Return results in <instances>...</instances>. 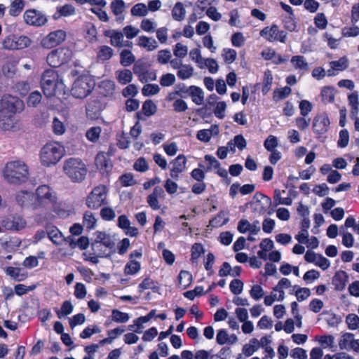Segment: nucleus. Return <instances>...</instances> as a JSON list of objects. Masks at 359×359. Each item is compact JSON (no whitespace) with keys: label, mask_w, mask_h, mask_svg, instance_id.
I'll use <instances>...</instances> for the list:
<instances>
[{"label":"nucleus","mask_w":359,"mask_h":359,"mask_svg":"<svg viewBox=\"0 0 359 359\" xmlns=\"http://www.w3.org/2000/svg\"><path fill=\"white\" fill-rule=\"evenodd\" d=\"M176 81L175 76L171 73L163 74L159 79L160 85L163 87L172 86Z\"/></svg>","instance_id":"55"},{"label":"nucleus","mask_w":359,"mask_h":359,"mask_svg":"<svg viewBox=\"0 0 359 359\" xmlns=\"http://www.w3.org/2000/svg\"><path fill=\"white\" fill-rule=\"evenodd\" d=\"M97 219L94 214L90 211H86L83 214V224L86 229L91 230L94 229L96 226Z\"/></svg>","instance_id":"39"},{"label":"nucleus","mask_w":359,"mask_h":359,"mask_svg":"<svg viewBox=\"0 0 359 359\" xmlns=\"http://www.w3.org/2000/svg\"><path fill=\"white\" fill-rule=\"evenodd\" d=\"M229 222V218L225 217L224 212L221 211L218 215L210 221V226L212 227H219L226 224Z\"/></svg>","instance_id":"50"},{"label":"nucleus","mask_w":359,"mask_h":359,"mask_svg":"<svg viewBox=\"0 0 359 359\" xmlns=\"http://www.w3.org/2000/svg\"><path fill=\"white\" fill-rule=\"evenodd\" d=\"M43 92L46 97H52L63 88V82L59 79L56 71L46 69L42 75L41 81Z\"/></svg>","instance_id":"4"},{"label":"nucleus","mask_w":359,"mask_h":359,"mask_svg":"<svg viewBox=\"0 0 359 359\" xmlns=\"http://www.w3.org/2000/svg\"><path fill=\"white\" fill-rule=\"evenodd\" d=\"M95 165L102 172H108L112 168V164L107 154L100 151L95 159Z\"/></svg>","instance_id":"20"},{"label":"nucleus","mask_w":359,"mask_h":359,"mask_svg":"<svg viewBox=\"0 0 359 359\" xmlns=\"http://www.w3.org/2000/svg\"><path fill=\"white\" fill-rule=\"evenodd\" d=\"M194 74V68L189 65H183L177 71V75L179 79L186 80L191 78Z\"/></svg>","instance_id":"43"},{"label":"nucleus","mask_w":359,"mask_h":359,"mask_svg":"<svg viewBox=\"0 0 359 359\" xmlns=\"http://www.w3.org/2000/svg\"><path fill=\"white\" fill-rule=\"evenodd\" d=\"M47 236L52 243L56 245H60L65 241L61 231L55 226H47Z\"/></svg>","instance_id":"23"},{"label":"nucleus","mask_w":359,"mask_h":359,"mask_svg":"<svg viewBox=\"0 0 359 359\" xmlns=\"http://www.w3.org/2000/svg\"><path fill=\"white\" fill-rule=\"evenodd\" d=\"M290 62L296 70L302 73L309 70V63L302 55H295L292 57Z\"/></svg>","instance_id":"28"},{"label":"nucleus","mask_w":359,"mask_h":359,"mask_svg":"<svg viewBox=\"0 0 359 359\" xmlns=\"http://www.w3.org/2000/svg\"><path fill=\"white\" fill-rule=\"evenodd\" d=\"M102 129L99 126L92 127L86 133V138L92 142H96L100 136Z\"/></svg>","instance_id":"51"},{"label":"nucleus","mask_w":359,"mask_h":359,"mask_svg":"<svg viewBox=\"0 0 359 359\" xmlns=\"http://www.w3.org/2000/svg\"><path fill=\"white\" fill-rule=\"evenodd\" d=\"M338 346L340 350L359 351V339H354V334L350 332L343 333L339 340Z\"/></svg>","instance_id":"15"},{"label":"nucleus","mask_w":359,"mask_h":359,"mask_svg":"<svg viewBox=\"0 0 359 359\" xmlns=\"http://www.w3.org/2000/svg\"><path fill=\"white\" fill-rule=\"evenodd\" d=\"M73 305L70 301L66 300L65 301L60 308V310L56 309L55 312L59 318H61L63 316H67L71 314L73 311Z\"/></svg>","instance_id":"44"},{"label":"nucleus","mask_w":359,"mask_h":359,"mask_svg":"<svg viewBox=\"0 0 359 359\" xmlns=\"http://www.w3.org/2000/svg\"><path fill=\"white\" fill-rule=\"evenodd\" d=\"M108 189L104 185L95 187L88 194L86 200V205L90 209H98L107 204Z\"/></svg>","instance_id":"6"},{"label":"nucleus","mask_w":359,"mask_h":359,"mask_svg":"<svg viewBox=\"0 0 359 359\" xmlns=\"http://www.w3.org/2000/svg\"><path fill=\"white\" fill-rule=\"evenodd\" d=\"M165 196L164 191L161 187H156L154 191L147 198V202L149 206L154 210L160 209L161 205L158 198H163Z\"/></svg>","instance_id":"19"},{"label":"nucleus","mask_w":359,"mask_h":359,"mask_svg":"<svg viewBox=\"0 0 359 359\" xmlns=\"http://www.w3.org/2000/svg\"><path fill=\"white\" fill-rule=\"evenodd\" d=\"M135 61V57L129 50H123L120 54V63L123 67H128Z\"/></svg>","instance_id":"38"},{"label":"nucleus","mask_w":359,"mask_h":359,"mask_svg":"<svg viewBox=\"0 0 359 359\" xmlns=\"http://www.w3.org/2000/svg\"><path fill=\"white\" fill-rule=\"evenodd\" d=\"M179 283L184 289L187 288L192 281V275L187 271H181L178 276Z\"/></svg>","instance_id":"46"},{"label":"nucleus","mask_w":359,"mask_h":359,"mask_svg":"<svg viewBox=\"0 0 359 359\" xmlns=\"http://www.w3.org/2000/svg\"><path fill=\"white\" fill-rule=\"evenodd\" d=\"M94 85V81L90 77H79L74 81L71 93L76 98H85L91 93Z\"/></svg>","instance_id":"8"},{"label":"nucleus","mask_w":359,"mask_h":359,"mask_svg":"<svg viewBox=\"0 0 359 359\" xmlns=\"http://www.w3.org/2000/svg\"><path fill=\"white\" fill-rule=\"evenodd\" d=\"M65 148L58 142L46 144L40 150V162L45 167L55 165L65 155Z\"/></svg>","instance_id":"2"},{"label":"nucleus","mask_w":359,"mask_h":359,"mask_svg":"<svg viewBox=\"0 0 359 359\" xmlns=\"http://www.w3.org/2000/svg\"><path fill=\"white\" fill-rule=\"evenodd\" d=\"M52 129L53 133L56 135H62L66 131V127L65 124L57 117H55L53 120Z\"/></svg>","instance_id":"57"},{"label":"nucleus","mask_w":359,"mask_h":359,"mask_svg":"<svg viewBox=\"0 0 359 359\" xmlns=\"http://www.w3.org/2000/svg\"><path fill=\"white\" fill-rule=\"evenodd\" d=\"M126 4L123 0H114L110 4L112 13L118 16L125 11Z\"/></svg>","instance_id":"52"},{"label":"nucleus","mask_w":359,"mask_h":359,"mask_svg":"<svg viewBox=\"0 0 359 359\" xmlns=\"http://www.w3.org/2000/svg\"><path fill=\"white\" fill-rule=\"evenodd\" d=\"M14 115L0 111V128L4 130L11 129L14 126Z\"/></svg>","instance_id":"32"},{"label":"nucleus","mask_w":359,"mask_h":359,"mask_svg":"<svg viewBox=\"0 0 359 359\" xmlns=\"http://www.w3.org/2000/svg\"><path fill=\"white\" fill-rule=\"evenodd\" d=\"M273 82V76L269 70H266L264 72V79H263V86L262 89V92L264 95H266L269 93L271 89V86Z\"/></svg>","instance_id":"48"},{"label":"nucleus","mask_w":359,"mask_h":359,"mask_svg":"<svg viewBox=\"0 0 359 359\" xmlns=\"http://www.w3.org/2000/svg\"><path fill=\"white\" fill-rule=\"evenodd\" d=\"M204 252V249L201 243H194L191 248V257L192 263H196L198 259Z\"/></svg>","instance_id":"60"},{"label":"nucleus","mask_w":359,"mask_h":359,"mask_svg":"<svg viewBox=\"0 0 359 359\" xmlns=\"http://www.w3.org/2000/svg\"><path fill=\"white\" fill-rule=\"evenodd\" d=\"M104 35L110 38V44L114 47H122L127 46L123 44V34L115 29L106 30Z\"/></svg>","instance_id":"22"},{"label":"nucleus","mask_w":359,"mask_h":359,"mask_svg":"<svg viewBox=\"0 0 359 359\" xmlns=\"http://www.w3.org/2000/svg\"><path fill=\"white\" fill-rule=\"evenodd\" d=\"M186 11L184 5L181 2H177L175 4L172 10V16L175 20L182 21L184 19Z\"/></svg>","instance_id":"36"},{"label":"nucleus","mask_w":359,"mask_h":359,"mask_svg":"<svg viewBox=\"0 0 359 359\" xmlns=\"http://www.w3.org/2000/svg\"><path fill=\"white\" fill-rule=\"evenodd\" d=\"M292 287L291 281L287 278H282L278 283V284L273 287V292H278V301H283L285 299V289Z\"/></svg>","instance_id":"27"},{"label":"nucleus","mask_w":359,"mask_h":359,"mask_svg":"<svg viewBox=\"0 0 359 359\" xmlns=\"http://www.w3.org/2000/svg\"><path fill=\"white\" fill-rule=\"evenodd\" d=\"M4 179L10 184L20 185L28 181L30 173L27 164L22 160H14L6 163L2 170Z\"/></svg>","instance_id":"1"},{"label":"nucleus","mask_w":359,"mask_h":359,"mask_svg":"<svg viewBox=\"0 0 359 359\" xmlns=\"http://www.w3.org/2000/svg\"><path fill=\"white\" fill-rule=\"evenodd\" d=\"M100 217L104 221H111L116 217V212L113 208L105 206L100 210Z\"/></svg>","instance_id":"63"},{"label":"nucleus","mask_w":359,"mask_h":359,"mask_svg":"<svg viewBox=\"0 0 359 359\" xmlns=\"http://www.w3.org/2000/svg\"><path fill=\"white\" fill-rule=\"evenodd\" d=\"M347 280V273L344 271H339L333 276L332 283L336 290H342L346 286Z\"/></svg>","instance_id":"29"},{"label":"nucleus","mask_w":359,"mask_h":359,"mask_svg":"<svg viewBox=\"0 0 359 359\" xmlns=\"http://www.w3.org/2000/svg\"><path fill=\"white\" fill-rule=\"evenodd\" d=\"M331 69L327 70L328 76L334 75V71H343L348 67V60L346 57H341L339 60L336 61H332L330 62Z\"/></svg>","instance_id":"30"},{"label":"nucleus","mask_w":359,"mask_h":359,"mask_svg":"<svg viewBox=\"0 0 359 359\" xmlns=\"http://www.w3.org/2000/svg\"><path fill=\"white\" fill-rule=\"evenodd\" d=\"M23 19L27 25L40 27L47 22L46 17L36 9L27 10L23 14Z\"/></svg>","instance_id":"13"},{"label":"nucleus","mask_w":359,"mask_h":359,"mask_svg":"<svg viewBox=\"0 0 359 359\" xmlns=\"http://www.w3.org/2000/svg\"><path fill=\"white\" fill-rule=\"evenodd\" d=\"M230 19L229 24L232 27H242V23L240 20V14L237 9H233L229 12Z\"/></svg>","instance_id":"59"},{"label":"nucleus","mask_w":359,"mask_h":359,"mask_svg":"<svg viewBox=\"0 0 359 359\" xmlns=\"http://www.w3.org/2000/svg\"><path fill=\"white\" fill-rule=\"evenodd\" d=\"M131 14L133 16H145L148 14L147 7L143 3H138L131 8Z\"/></svg>","instance_id":"54"},{"label":"nucleus","mask_w":359,"mask_h":359,"mask_svg":"<svg viewBox=\"0 0 359 359\" xmlns=\"http://www.w3.org/2000/svg\"><path fill=\"white\" fill-rule=\"evenodd\" d=\"M291 92L292 90L288 86L276 88L273 91V99L276 102L283 100L288 97L291 94Z\"/></svg>","instance_id":"41"},{"label":"nucleus","mask_w":359,"mask_h":359,"mask_svg":"<svg viewBox=\"0 0 359 359\" xmlns=\"http://www.w3.org/2000/svg\"><path fill=\"white\" fill-rule=\"evenodd\" d=\"M137 45L145 48L147 51H152L158 48L157 41L153 39L146 36H140L137 39Z\"/></svg>","instance_id":"25"},{"label":"nucleus","mask_w":359,"mask_h":359,"mask_svg":"<svg viewBox=\"0 0 359 359\" xmlns=\"http://www.w3.org/2000/svg\"><path fill=\"white\" fill-rule=\"evenodd\" d=\"M113 49L108 46H102L97 53V57L99 60H109L113 55Z\"/></svg>","instance_id":"40"},{"label":"nucleus","mask_w":359,"mask_h":359,"mask_svg":"<svg viewBox=\"0 0 359 359\" xmlns=\"http://www.w3.org/2000/svg\"><path fill=\"white\" fill-rule=\"evenodd\" d=\"M1 224L7 230L19 231L25 227L26 222L20 216L11 215L4 219Z\"/></svg>","instance_id":"18"},{"label":"nucleus","mask_w":359,"mask_h":359,"mask_svg":"<svg viewBox=\"0 0 359 359\" xmlns=\"http://www.w3.org/2000/svg\"><path fill=\"white\" fill-rule=\"evenodd\" d=\"M171 57V52L168 49L159 50L156 55V60L161 65H165L168 63Z\"/></svg>","instance_id":"58"},{"label":"nucleus","mask_w":359,"mask_h":359,"mask_svg":"<svg viewBox=\"0 0 359 359\" xmlns=\"http://www.w3.org/2000/svg\"><path fill=\"white\" fill-rule=\"evenodd\" d=\"M32 40L27 36L9 34L2 41V46L6 50H20L29 47Z\"/></svg>","instance_id":"9"},{"label":"nucleus","mask_w":359,"mask_h":359,"mask_svg":"<svg viewBox=\"0 0 359 359\" xmlns=\"http://www.w3.org/2000/svg\"><path fill=\"white\" fill-rule=\"evenodd\" d=\"M330 124V121L327 113L318 114L314 117L313 121V132L318 135H323L327 132Z\"/></svg>","instance_id":"16"},{"label":"nucleus","mask_w":359,"mask_h":359,"mask_svg":"<svg viewBox=\"0 0 359 359\" xmlns=\"http://www.w3.org/2000/svg\"><path fill=\"white\" fill-rule=\"evenodd\" d=\"M94 236L95 239L92 243V250L95 253L99 255H103V253L100 252L99 248L101 245L106 248V250H112L114 248L115 242L109 234L97 231L94 233Z\"/></svg>","instance_id":"11"},{"label":"nucleus","mask_w":359,"mask_h":359,"mask_svg":"<svg viewBox=\"0 0 359 359\" xmlns=\"http://www.w3.org/2000/svg\"><path fill=\"white\" fill-rule=\"evenodd\" d=\"M141 269L139 262L131 259L125 266L124 273L126 275H134L137 273Z\"/></svg>","instance_id":"45"},{"label":"nucleus","mask_w":359,"mask_h":359,"mask_svg":"<svg viewBox=\"0 0 359 359\" xmlns=\"http://www.w3.org/2000/svg\"><path fill=\"white\" fill-rule=\"evenodd\" d=\"M156 105L151 100H147L142 105V111L147 116L154 115L156 112Z\"/></svg>","instance_id":"61"},{"label":"nucleus","mask_w":359,"mask_h":359,"mask_svg":"<svg viewBox=\"0 0 359 359\" xmlns=\"http://www.w3.org/2000/svg\"><path fill=\"white\" fill-rule=\"evenodd\" d=\"M24 108L23 102L19 98L11 95H4L0 102V111L15 114Z\"/></svg>","instance_id":"10"},{"label":"nucleus","mask_w":359,"mask_h":359,"mask_svg":"<svg viewBox=\"0 0 359 359\" xmlns=\"http://www.w3.org/2000/svg\"><path fill=\"white\" fill-rule=\"evenodd\" d=\"M321 97L322 101L324 103L332 102L334 100V88L329 86L323 88L321 90Z\"/></svg>","instance_id":"47"},{"label":"nucleus","mask_w":359,"mask_h":359,"mask_svg":"<svg viewBox=\"0 0 359 359\" xmlns=\"http://www.w3.org/2000/svg\"><path fill=\"white\" fill-rule=\"evenodd\" d=\"M42 95L40 92L35 90L29 95L27 103L29 107H36L41 102Z\"/></svg>","instance_id":"56"},{"label":"nucleus","mask_w":359,"mask_h":359,"mask_svg":"<svg viewBox=\"0 0 359 359\" xmlns=\"http://www.w3.org/2000/svg\"><path fill=\"white\" fill-rule=\"evenodd\" d=\"M189 93L192 102L197 105H201L204 102V93L203 90L196 86H191L187 91Z\"/></svg>","instance_id":"26"},{"label":"nucleus","mask_w":359,"mask_h":359,"mask_svg":"<svg viewBox=\"0 0 359 359\" xmlns=\"http://www.w3.org/2000/svg\"><path fill=\"white\" fill-rule=\"evenodd\" d=\"M111 320L118 323H124L129 320L130 316L128 313L122 312L118 309L111 311Z\"/></svg>","instance_id":"42"},{"label":"nucleus","mask_w":359,"mask_h":359,"mask_svg":"<svg viewBox=\"0 0 359 359\" xmlns=\"http://www.w3.org/2000/svg\"><path fill=\"white\" fill-rule=\"evenodd\" d=\"M219 129L217 125H212L209 129H203L197 132L196 137L203 142H208L212 137L217 136Z\"/></svg>","instance_id":"21"},{"label":"nucleus","mask_w":359,"mask_h":359,"mask_svg":"<svg viewBox=\"0 0 359 359\" xmlns=\"http://www.w3.org/2000/svg\"><path fill=\"white\" fill-rule=\"evenodd\" d=\"M340 234L342 236V244L346 248H351L354 243L353 236L346 232L343 226L340 227Z\"/></svg>","instance_id":"53"},{"label":"nucleus","mask_w":359,"mask_h":359,"mask_svg":"<svg viewBox=\"0 0 359 359\" xmlns=\"http://www.w3.org/2000/svg\"><path fill=\"white\" fill-rule=\"evenodd\" d=\"M315 339L320 345L321 348H328L334 351L337 348L334 337L332 334H324L316 336Z\"/></svg>","instance_id":"24"},{"label":"nucleus","mask_w":359,"mask_h":359,"mask_svg":"<svg viewBox=\"0 0 359 359\" xmlns=\"http://www.w3.org/2000/svg\"><path fill=\"white\" fill-rule=\"evenodd\" d=\"M18 205L28 210H37L34 193L27 190H20L15 194Z\"/></svg>","instance_id":"12"},{"label":"nucleus","mask_w":359,"mask_h":359,"mask_svg":"<svg viewBox=\"0 0 359 359\" xmlns=\"http://www.w3.org/2000/svg\"><path fill=\"white\" fill-rule=\"evenodd\" d=\"M160 88L157 84H146L142 89V93L144 96H152L159 93Z\"/></svg>","instance_id":"62"},{"label":"nucleus","mask_w":359,"mask_h":359,"mask_svg":"<svg viewBox=\"0 0 359 359\" xmlns=\"http://www.w3.org/2000/svg\"><path fill=\"white\" fill-rule=\"evenodd\" d=\"M62 170L73 182L84 180L88 172L85 163L81 158L75 157L67 158L64 161Z\"/></svg>","instance_id":"3"},{"label":"nucleus","mask_w":359,"mask_h":359,"mask_svg":"<svg viewBox=\"0 0 359 359\" xmlns=\"http://www.w3.org/2000/svg\"><path fill=\"white\" fill-rule=\"evenodd\" d=\"M116 78L119 83L126 85L133 79V74L129 69L118 70L115 72Z\"/></svg>","instance_id":"34"},{"label":"nucleus","mask_w":359,"mask_h":359,"mask_svg":"<svg viewBox=\"0 0 359 359\" xmlns=\"http://www.w3.org/2000/svg\"><path fill=\"white\" fill-rule=\"evenodd\" d=\"M290 355L293 359H306V351L302 348L297 347L290 351Z\"/></svg>","instance_id":"64"},{"label":"nucleus","mask_w":359,"mask_h":359,"mask_svg":"<svg viewBox=\"0 0 359 359\" xmlns=\"http://www.w3.org/2000/svg\"><path fill=\"white\" fill-rule=\"evenodd\" d=\"M25 7L24 0H11L9 15L16 17L20 14Z\"/></svg>","instance_id":"37"},{"label":"nucleus","mask_w":359,"mask_h":359,"mask_svg":"<svg viewBox=\"0 0 359 359\" xmlns=\"http://www.w3.org/2000/svg\"><path fill=\"white\" fill-rule=\"evenodd\" d=\"M38 210H48L57 203L56 193L48 185L38 187L34 193Z\"/></svg>","instance_id":"5"},{"label":"nucleus","mask_w":359,"mask_h":359,"mask_svg":"<svg viewBox=\"0 0 359 359\" xmlns=\"http://www.w3.org/2000/svg\"><path fill=\"white\" fill-rule=\"evenodd\" d=\"M348 104L351 107V118H355L359 112V100L357 92H353L348 96Z\"/></svg>","instance_id":"31"},{"label":"nucleus","mask_w":359,"mask_h":359,"mask_svg":"<svg viewBox=\"0 0 359 359\" xmlns=\"http://www.w3.org/2000/svg\"><path fill=\"white\" fill-rule=\"evenodd\" d=\"M345 321L351 330H355L359 327V316L355 313L347 315Z\"/></svg>","instance_id":"49"},{"label":"nucleus","mask_w":359,"mask_h":359,"mask_svg":"<svg viewBox=\"0 0 359 359\" xmlns=\"http://www.w3.org/2000/svg\"><path fill=\"white\" fill-rule=\"evenodd\" d=\"M72 51L65 47L50 51L46 57L48 64L52 67H59L67 63L72 57Z\"/></svg>","instance_id":"7"},{"label":"nucleus","mask_w":359,"mask_h":359,"mask_svg":"<svg viewBox=\"0 0 359 359\" xmlns=\"http://www.w3.org/2000/svg\"><path fill=\"white\" fill-rule=\"evenodd\" d=\"M66 39V32L58 29L49 33L41 41V45L46 48H52L62 43Z\"/></svg>","instance_id":"14"},{"label":"nucleus","mask_w":359,"mask_h":359,"mask_svg":"<svg viewBox=\"0 0 359 359\" xmlns=\"http://www.w3.org/2000/svg\"><path fill=\"white\" fill-rule=\"evenodd\" d=\"M172 166L170 169V177L177 180L180 173L186 170L187 158L183 154L178 155L174 160L170 162Z\"/></svg>","instance_id":"17"},{"label":"nucleus","mask_w":359,"mask_h":359,"mask_svg":"<svg viewBox=\"0 0 359 359\" xmlns=\"http://www.w3.org/2000/svg\"><path fill=\"white\" fill-rule=\"evenodd\" d=\"M258 339L255 338L251 339L249 342L243 347V353L247 356H251L256 351L259 349Z\"/></svg>","instance_id":"35"},{"label":"nucleus","mask_w":359,"mask_h":359,"mask_svg":"<svg viewBox=\"0 0 359 359\" xmlns=\"http://www.w3.org/2000/svg\"><path fill=\"white\" fill-rule=\"evenodd\" d=\"M278 27L273 25L271 27H266L260 32V35L269 41L273 42L277 39Z\"/></svg>","instance_id":"33"}]
</instances>
